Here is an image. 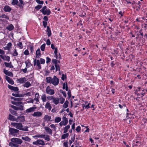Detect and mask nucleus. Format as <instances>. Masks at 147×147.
Wrapping results in <instances>:
<instances>
[{"label": "nucleus", "mask_w": 147, "mask_h": 147, "mask_svg": "<svg viewBox=\"0 0 147 147\" xmlns=\"http://www.w3.org/2000/svg\"><path fill=\"white\" fill-rule=\"evenodd\" d=\"M46 80L47 83L52 84L55 86L57 85L59 83V80L56 76H54L53 78L51 77H47Z\"/></svg>", "instance_id": "nucleus-1"}, {"label": "nucleus", "mask_w": 147, "mask_h": 147, "mask_svg": "<svg viewBox=\"0 0 147 147\" xmlns=\"http://www.w3.org/2000/svg\"><path fill=\"white\" fill-rule=\"evenodd\" d=\"M11 125L19 130L25 131H28V127H26L24 128H23V126L21 123H11Z\"/></svg>", "instance_id": "nucleus-2"}, {"label": "nucleus", "mask_w": 147, "mask_h": 147, "mask_svg": "<svg viewBox=\"0 0 147 147\" xmlns=\"http://www.w3.org/2000/svg\"><path fill=\"white\" fill-rule=\"evenodd\" d=\"M11 140V142L14 143L15 145L18 146V147L19 146V144H21L22 142V141L21 139L16 138H12Z\"/></svg>", "instance_id": "nucleus-3"}, {"label": "nucleus", "mask_w": 147, "mask_h": 147, "mask_svg": "<svg viewBox=\"0 0 147 147\" xmlns=\"http://www.w3.org/2000/svg\"><path fill=\"white\" fill-rule=\"evenodd\" d=\"M47 8L46 6H45L40 10V11L43 15H47L48 16L50 14L51 12L49 9H47Z\"/></svg>", "instance_id": "nucleus-4"}, {"label": "nucleus", "mask_w": 147, "mask_h": 147, "mask_svg": "<svg viewBox=\"0 0 147 147\" xmlns=\"http://www.w3.org/2000/svg\"><path fill=\"white\" fill-rule=\"evenodd\" d=\"M46 92L47 94L50 95H52L55 94L54 90L51 89L49 86H48L46 87Z\"/></svg>", "instance_id": "nucleus-5"}, {"label": "nucleus", "mask_w": 147, "mask_h": 147, "mask_svg": "<svg viewBox=\"0 0 147 147\" xmlns=\"http://www.w3.org/2000/svg\"><path fill=\"white\" fill-rule=\"evenodd\" d=\"M32 144L34 145H35L37 146H43L45 145L44 141L40 139L37 140L36 141L33 142Z\"/></svg>", "instance_id": "nucleus-6"}, {"label": "nucleus", "mask_w": 147, "mask_h": 147, "mask_svg": "<svg viewBox=\"0 0 147 147\" xmlns=\"http://www.w3.org/2000/svg\"><path fill=\"white\" fill-rule=\"evenodd\" d=\"M9 132L12 135L15 136L16 134L19 132V131L17 129L10 127L9 129Z\"/></svg>", "instance_id": "nucleus-7"}, {"label": "nucleus", "mask_w": 147, "mask_h": 147, "mask_svg": "<svg viewBox=\"0 0 147 147\" xmlns=\"http://www.w3.org/2000/svg\"><path fill=\"white\" fill-rule=\"evenodd\" d=\"M62 119L63 121L60 122L59 124L61 126H62V125H66L68 122V119L67 118L65 117H63L62 118Z\"/></svg>", "instance_id": "nucleus-8"}, {"label": "nucleus", "mask_w": 147, "mask_h": 147, "mask_svg": "<svg viewBox=\"0 0 147 147\" xmlns=\"http://www.w3.org/2000/svg\"><path fill=\"white\" fill-rule=\"evenodd\" d=\"M37 109V107L36 106H33L31 107L26 110V113H30L34 112L35 111V110Z\"/></svg>", "instance_id": "nucleus-9"}, {"label": "nucleus", "mask_w": 147, "mask_h": 147, "mask_svg": "<svg viewBox=\"0 0 147 147\" xmlns=\"http://www.w3.org/2000/svg\"><path fill=\"white\" fill-rule=\"evenodd\" d=\"M32 116L36 117H41L42 115V113L39 111L34 112L32 115Z\"/></svg>", "instance_id": "nucleus-10"}, {"label": "nucleus", "mask_w": 147, "mask_h": 147, "mask_svg": "<svg viewBox=\"0 0 147 147\" xmlns=\"http://www.w3.org/2000/svg\"><path fill=\"white\" fill-rule=\"evenodd\" d=\"M17 122H23L25 121L24 117V116H19L16 118Z\"/></svg>", "instance_id": "nucleus-11"}, {"label": "nucleus", "mask_w": 147, "mask_h": 147, "mask_svg": "<svg viewBox=\"0 0 147 147\" xmlns=\"http://www.w3.org/2000/svg\"><path fill=\"white\" fill-rule=\"evenodd\" d=\"M27 79L25 77L22 78H20L18 79L17 81L18 83L20 84H23L25 83V82L26 81Z\"/></svg>", "instance_id": "nucleus-12"}, {"label": "nucleus", "mask_w": 147, "mask_h": 147, "mask_svg": "<svg viewBox=\"0 0 147 147\" xmlns=\"http://www.w3.org/2000/svg\"><path fill=\"white\" fill-rule=\"evenodd\" d=\"M44 129L47 134L50 135H51L52 134V130L49 127H44Z\"/></svg>", "instance_id": "nucleus-13"}, {"label": "nucleus", "mask_w": 147, "mask_h": 147, "mask_svg": "<svg viewBox=\"0 0 147 147\" xmlns=\"http://www.w3.org/2000/svg\"><path fill=\"white\" fill-rule=\"evenodd\" d=\"M11 107L13 109L17 111L19 110L22 111L23 110V106H21L20 107H18L14 105H11Z\"/></svg>", "instance_id": "nucleus-14"}, {"label": "nucleus", "mask_w": 147, "mask_h": 147, "mask_svg": "<svg viewBox=\"0 0 147 147\" xmlns=\"http://www.w3.org/2000/svg\"><path fill=\"white\" fill-rule=\"evenodd\" d=\"M5 79L10 84L13 85L14 84L13 80L7 76H5Z\"/></svg>", "instance_id": "nucleus-15"}, {"label": "nucleus", "mask_w": 147, "mask_h": 147, "mask_svg": "<svg viewBox=\"0 0 147 147\" xmlns=\"http://www.w3.org/2000/svg\"><path fill=\"white\" fill-rule=\"evenodd\" d=\"M52 102L54 104L57 105L59 103V98L54 97Z\"/></svg>", "instance_id": "nucleus-16"}, {"label": "nucleus", "mask_w": 147, "mask_h": 147, "mask_svg": "<svg viewBox=\"0 0 147 147\" xmlns=\"http://www.w3.org/2000/svg\"><path fill=\"white\" fill-rule=\"evenodd\" d=\"M3 72L4 74L7 75L10 77H12L13 76V74L12 72L10 71H8V70L5 69L3 70Z\"/></svg>", "instance_id": "nucleus-17"}, {"label": "nucleus", "mask_w": 147, "mask_h": 147, "mask_svg": "<svg viewBox=\"0 0 147 147\" xmlns=\"http://www.w3.org/2000/svg\"><path fill=\"white\" fill-rule=\"evenodd\" d=\"M45 107L46 109H48L49 111L51 110L52 108L51 104L49 102H46L45 105Z\"/></svg>", "instance_id": "nucleus-18"}, {"label": "nucleus", "mask_w": 147, "mask_h": 147, "mask_svg": "<svg viewBox=\"0 0 147 147\" xmlns=\"http://www.w3.org/2000/svg\"><path fill=\"white\" fill-rule=\"evenodd\" d=\"M41 55V54L40 53V49H38L36 51V57L37 58H40Z\"/></svg>", "instance_id": "nucleus-19"}, {"label": "nucleus", "mask_w": 147, "mask_h": 147, "mask_svg": "<svg viewBox=\"0 0 147 147\" xmlns=\"http://www.w3.org/2000/svg\"><path fill=\"white\" fill-rule=\"evenodd\" d=\"M11 10V9L8 5L5 6L3 10L5 12H10Z\"/></svg>", "instance_id": "nucleus-20"}, {"label": "nucleus", "mask_w": 147, "mask_h": 147, "mask_svg": "<svg viewBox=\"0 0 147 147\" xmlns=\"http://www.w3.org/2000/svg\"><path fill=\"white\" fill-rule=\"evenodd\" d=\"M57 48H55V50L54 52V53L55 54V55L56 57V58L57 59H60L61 58V57L59 53V57H58L57 56Z\"/></svg>", "instance_id": "nucleus-21"}, {"label": "nucleus", "mask_w": 147, "mask_h": 147, "mask_svg": "<svg viewBox=\"0 0 147 147\" xmlns=\"http://www.w3.org/2000/svg\"><path fill=\"white\" fill-rule=\"evenodd\" d=\"M8 119L13 121H17L16 120V118H15V117L11 115L10 114H9V115Z\"/></svg>", "instance_id": "nucleus-22"}, {"label": "nucleus", "mask_w": 147, "mask_h": 147, "mask_svg": "<svg viewBox=\"0 0 147 147\" xmlns=\"http://www.w3.org/2000/svg\"><path fill=\"white\" fill-rule=\"evenodd\" d=\"M47 97H46V94H43L41 97L42 102H46L47 100Z\"/></svg>", "instance_id": "nucleus-23"}, {"label": "nucleus", "mask_w": 147, "mask_h": 147, "mask_svg": "<svg viewBox=\"0 0 147 147\" xmlns=\"http://www.w3.org/2000/svg\"><path fill=\"white\" fill-rule=\"evenodd\" d=\"M4 64L6 67H9L10 68H13V66L11 65V62L8 63L5 62Z\"/></svg>", "instance_id": "nucleus-24"}, {"label": "nucleus", "mask_w": 147, "mask_h": 147, "mask_svg": "<svg viewBox=\"0 0 147 147\" xmlns=\"http://www.w3.org/2000/svg\"><path fill=\"white\" fill-rule=\"evenodd\" d=\"M22 139L28 142H30L31 140L30 138H29L28 136H24L22 137Z\"/></svg>", "instance_id": "nucleus-25"}, {"label": "nucleus", "mask_w": 147, "mask_h": 147, "mask_svg": "<svg viewBox=\"0 0 147 147\" xmlns=\"http://www.w3.org/2000/svg\"><path fill=\"white\" fill-rule=\"evenodd\" d=\"M31 86V84L30 83V82L28 81L26 82L25 84L23 85V86L26 88H28Z\"/></svg>", "instance_id": "nucleus-26"}, {"label": "nucleus", "mask_w": 147, "mask_h": 147, "mask_svg": "<svg viewBox=\"0 0 147 147\" xmlns=\"http://www.w3.org/2000/svg\"><path fill=\"white\" fill-rule=\"evenodd\" d=\"M45 136V135L43 134H38L34 136H33V138H44Z\"/></svg>", "instance_id": "nucleus-27"}, {"label": "nucleus", "mask_w": 147, "mask_h": 147, "mask_svg": "<svg viewBox=\"0 0 147 147\" xmlns=\"http://www.w3.org/2000/svg\"><path fill=\"white\" fill-rule=\"evenodd\" d=\"M13 28L14 27L12 24H11L9 25L6 27V28L9 31H11L13 29Z\"/></svg>", "instance_id": "nucleus-28"}, {"label": "nucleus", "mask_w": 147, "mask_h": 147, "mask_svg": "<svg viewBox=\"0 0 147 147\" xmlns=\"http://www.w3.org/2000/svg\"><path fill=\"white\" fill-rule=\"evenodd\" d=\"M51 117L50 116L46 115L44 117V119L46 121H49L51 119Z\"/></svg>", "instance_id": "nucleus-29"}, {"label": "nucleus", "mask_w": 147, "mask_h": 147, "mask_svg": "<svg viewBox=\"0 0 147 147\" xmlns=\"http://www.w3.org/2000/svg\"><path fill=\"white\" fill-rule=\"evenodd\" d=\"M61 117H56L55 119V122L56 123H58L61 121Z\"/></svg>", "instance_id": "nucleus-30"}, {"label": "nucleus", "mask_w": 147, "mask_h": 147, "mask_svg": "<svg viewBox=\"0 0 147 147\" xmlns=\"http://www.w3.org/2000/svg\"><path fill=\"white\" fill-rule=\"evenodd\" d=\"M40 60L38 59L36 60V59H35L34 60V66H35L36 65H39L40 64Z\"/></svg>", "instance_id": "nucleus-31"}, {"label": "nucleus", "mask_w": 147, "mask_h": 147, "mask_svg": "<svg viewBox=\"0 0 147 147\" xmlns=\"http://www.w3.org/2000/svg\"><path fill=\"white\" fill-rule=\"evenodd\" d=\"M47 35L49 37L51 36V31L49 27L47 26Z\"/></svg>", "instance_id": "nucleus-32"}, {"label": "nucleus", "mask_w": 147, "mask_h": 147, "mask_svg": "<svg viewBox=\"0 0 147 147\" xmlns=\"http://www.w3.org/2000/svg\"><path fill=\"white\" fill-rule=\"evenodd\" d=\"M68 103L69 102L67 100H66L63 105V107L64 108H67L68 107Z\"/></svg>", "instance_id": "nucleus-33"}, {"label": "nucleus", "mask_w": 147, "mask_h": 147, "mask_svg": "<svg viewBox=\"0 0 147 147\" xmlns=\"http://www.w3.org/2000/svg\"><path fill=\"white\" fill-rule=\"evenodd\" d=\"M65 88V90L66 91H67L68 90V86H67V83H66V84H65V83H64L63 84V89H64Z\"/></svg>", "instance_id": "nucleus-34"}, {"label": "nucleus", "mask_w": 147, "mask_h": 147, "mask_svg": "<svg viewBox=\"0 0 147 147\" xmlns=\"http://www.w3.org/2000/svg\"><path fill=\"white\" fill-rule=\"evenodd\" d=\"M12 95L16 97H22L23 96L22 94H18L12 93Z\"/></svg>", "instance_id": "nucleus-35"}, {"label": "nucleus", "mask_w": 147, "mask_h": 147, "mask_svg": "<svg viewBox=\"0 0 147 147\" xmlns=\"http://www.w3.org/2000/svg\"><path fill=\"white\" fill-rule=\"evenodd\" d=\"M70 126L69 125H67L64 128V133H65L67 131L68 129L70 128Z\"/></svg>", "instance_id": "nucleus-36"}, {"label": "nucleus", "mask_w": 147, "mask_h": 147, "mask_svg": "<svg viewBox=\"0 0 147 147\" xmlns=\"http://www.w3.org/2000/svg\"><path fill=\"white\" fill-rule=\"evenodd\" d=\"M69 136L68 133L65 134L61 136V139H65L66 138L68 137Z\"/></svg>", "instance_id": "nucleus-37"}, {"label": "nucleus", "mask_w": 147, "mask_h": 147, "mask_svg": "<svg viewBox=\"0 0 147 147\" xmlns=\"http://www.w3.org/2000/svg\"><path fill=\"white\" fill-rule=\"evenodd\" d=\"M25 63H26V66L27 67H29L31 65V63L29 61V59L26 61L25 62Z\"/></svg>", "instance_id": "nucleus-38"}, {"label": "nucleus", "mask_w": 147, "mask_h": 147, "mask_svg": "<svg viewBox=\"0 0 147 147\" xmlns=\"http://www.w3.org/2000/svg\"><path fill=\"white\" fill-rule=\"evenodd\" d=\"M17 45L18 46L20 49H22L23 48L22 44L21 42H19L17 44Z\"/></svg>", "instance_id": "nucleus-39"}, {"label": "nucleus", "mask_w": 147, "mask_h": 147, "mask_svg": "<svg viewBox=\"0 0 147 147\" xmlns=\"http://www.w3.org/2000/svg\"><path fill=\"white\" fill-rule=\"evenodd\" d=\"M59 99L60 103L61 104H63L65 100V99L63 98H59Z\"/></svg>", "instance_id": "nucleus-40"}, {"label": "nucleus", "mask_w": 147, "mask_h": 147, "mask_svg": "<svg viewBox=\"0 0 147 147\" xmlns=\"http://www.w3.org/2000/svg\"><path fill=\"white\" fill-rule=\"evenodd\" d=\"M9 146H11L18 147V146L15 145V144L13 142H10L9 143Z\"/></svg>", "instance_id": "nucleus-41"}, {"label": "nucleus", "mask_w": 147, "mask_h": 147, "mask_svg": "<svg viewBox=\"0 0 147 147\" xmlns=\"http://www.w3.org/2000/svg\"><path fill=\"white\" fill-rule=\"evenodd\" d=\"M45 45V44L44 43L40 47L41 49L43 51H44Z\"/></svg>", "instance_id": "nucleus-42"}, {"label": "nucleus", "mask_w": 147, "mask_h": 147, "mask_svg": "<svg viewBox=\"0 0 147 147\" xmlns=\"http://www.w3.org/2000/svg\"><path fill=\"white\" fill-rule=\"evenodd\" d=\"M0 18H6L7 19H9V17L7 16L5 14L2 15L1 16H0Z\"/></svg>", "instance_id": "nucleus-43"}, {"label": "nucleus", "mask_w": 147, "mask_h": 147, "mask_svg": "<svg viewBox=\"0 0 147 147\" xmlns=\"http://www.w3.org/2000/svg\"><path fill=\"white\" fill-rule=\"evenodd\" d=\"M52 61L53 63L55 65L58 64L57 60L56 59H53L52 60Z\"/></svg>", "instance_id": "nucleus-44"}, {"label": "nucleus", "mask_w": 147, "mask_h": 147, "mask_svg": "<svg viewBox=\"0 0 147 147\" xmlns=\"http://www.w3.org/2000/svg\"><path fill=\"white\" fill-rule=\"evenodd\" d=\"M42 6L41 5H38L36 6L35 7V9L38 10L40 9L42 7Z\"/></svg>", "instance_id": "nucleus-45"}, {"label": "nucleus", "mask_w": 147, "mask_h": 147, "mask_svg": "<svg viewBox=\"0 0 147 147\" xmlns=\"http://www.w3.org/2000/svg\"><path fill=\"white\" fill-rule=\"evenodd\" d=\"M18 2V0H13L12 2V4L13 5H15L17 4Z\"/></svg>", "instance_id": "nucleus-46"}, {"label": "nucleus", "mask_w": 147, "mask_h": 147, "mask_svg": "<svg viewBox=\"0 0 147 147\" xmlns=\"http://www.w3.org/2000/svg\"><path fill=\"white\" fill-rule=\"evenodd\" d=\"M44 138H45V140H47V141H49L50 140L49 136L47 135H45V137Z\"/></svg>", "instance_id": "nucleus-47"}, {"label": "nucleus", "mask_w": 147, "mask_h": 147, "mask_svg": "<svg viewBox=\"0 0 147 147\" xmlns=\"http://www.w3.org/2000/svg\"><path fill=\"white\" fill-rule=\"evenodd\" d=\"M55 67L56 71H58V70L59 71H60V68H59V65L57 64L56 65H55Z\"/></svg>", "instance_id": "nucleus-48"}, {"label": "nucleus", "mask_w": 147, "mask_h": 147, "mask_svg": "<svg viewBox=\"0 0 147 147\" xmlns=\"http://www.w3.org/2000/svg\"><path fill=\"white\" fill-rule=\"evenodd\" d=\"M54 97L53 96H48L47 97V99L49 100H53Z\"/></svg>", "instance_id": "nucleus-49"}, {"label": "nucleus", "mask_w": 147, "mask_h": 147, "mask_svg": "<svg viewBox=\"0 0 147 147\" xmlns=\"http://www.w3.org/2000/svg\"><path fill=\"white\" fill-rule=\"evenodd\" d=\"M11 98L13 99L14 100L17 101H21L22 100V99L21 98H14L13 97H12Z\"/></svg>", "instance_id": "nucleus-50"}, {"label": "nucleus", "mask_w": 147, "mask_h": 147, "mask_svg": "<svg viewBox=\"0 0 147 147\" xmlns=\"http://www.w3.org/2000/svg\"><path fill=\"white\" fill-rule=\"evenodd\" d=\"M89 105L90 104H88V105H85L84 104H83L82 107L83 108H84V107L85 109H88L90 108Z\"/></svg>", "instance_id": "nucleus-51"}, {"label": "nucleus", "mask_w": 147, "mask_h": 147, "mask_svg": "<svg viewBox=\"0 0 147 147\" xmlns=\"http://www.w3.org/2000/svg\"><path fill=\"white\" fill-rule=\"evenodd\" d=\"M11 113L12 114L15 115V116H17V113L16 111H13V110H12L11 111Z\"/></svg>", "instance_id": "nucleus-52"}, {"label": "nucleus", "mask_w": 147, "mask_h": 147, "mask_svg": "<svg viewBox=\"0 0 147 147\" xmlns=\"http://www.w3.org/2000/svg\"><path fill=\"white\" fill-rule=\"evenodd\" d=\"M36 2L38 4H43L44 2L42 1H40V0H36Z\"/></svg>", "instance_id": "nucleus-53"}, {"label": "nucleus", "mask_w": 147, "mask_h": 147, "mask_svg": "<svg viewBox=\"0 0 147 147\" xmlns=\"http://www.w3.org/2000/svg\"><path fill=\"white\" fill-rule=\"evenodd\" d=\"M18 55V53L17 52V51L16 49H15L14 52L13 54V55L14 56H16Z\"/></svg>", "instance_id": "nucleus-54"}, {"label": "nucleus", "mask_w": 147, "mask_h": 147, "mask_svg": "<svg viewBox=\"0 0 147 147\" xmlns=\"http://www.w3.org/2000/svg\"><path fill=\"white\" fill-rule=\"evenodd\" d=\"M24 54L26 55H28L29 54V51L28 49L25 50L24 52Z\"/></svg>", "instance_id": "nucleus-55"}, {"label": "nucleus", "mask_w": 147, "mask_h": 147, "mask_svg": "<svg viewBox=\"0 0 147 147\" xmlns=\"http://www.w3.org/2000/svg\"><path fill=\"white\" fill-rule=\"evenodd\" d=\"M40 62L41 64H44L45 63V60L44 59L40 58Z\"/></svg>", "instance_id": "nucleus-56"}, {"label": "nucleus", "mask_w": 147, "mask_h": 147, "mask_svg": "<svg viewBox=\"0 0 147 147\" xmlns=\"http://www.w3.org/2000/svg\"><path fill=\"white\" fill-rule=\"evenodd\" d=\"M61 78L62 80H64L66 78V75H65L64 74H63Z\"/></svg>", "instance_id": "nucleus-57"}, {"label": "nucleus", "mask_w": 147, "mask_h": 147, "mask_svg": "<svg viewBox=\"0 0 147 147\" xmlns=\"http://www.w3.org/2000/svg\"><path fill=\"white\" fill-rule=\"evenodd\" d=\"M76 130L78 132H79L81 130V127L80 126H78L76 129Z\"/></svg>", "instance_id": "nucleus-58"}, {"label": "nucleus", "mask_w": 147, "mask_h": 147, "mask_svg": "<svg viewBox=\"0 0 147 147\" xmlns=\"http://www.w3.org/2000/svg\"><path fill=\"white\" fill-rule=\"evenodd\" d=\"M12 43H11L9 42L8 43L7 45V47L9 49L11 48V47L12 46Z\"/></svg>", "instance_id": "nucleus-59"}, {"label": "nucleus", "mask_w": 147, "mask_h": 147, "mask_svg": "<svg viewBox=\"0 0 147 147\" xmlns=\"http://www.w3.org/2000/svg\"><path fill=\"white\" fill-rule=\"evenodd\" d=\"M19 89L17 87H13L12 90L15 91H18Z\"/></svg>", "instance_id": "nucleus-60"}, {"label": "nucleus", "mask_w": 147, "mask_h": 147, "mask_svg": "<svg viewBox=\"0 0 147 147\" xmlns=\"http://www.w3.org/2000/svg\"><path fill=\"white\" fill-rule=\"evenodd\" d=\"M43 25L44 27L46 28L47 25V22H46L43 21Z\"/></svg>", "instance_id": "nucleus-61"}, {"label": "nucleus", "mask_w": 147, "mask_h": 147, "mask_svg": "<svg viewBox=\"0 0 147 147\" xmlns=\"http://www.w3.org/2000/svg\"><path fill=\"white\" fill-rule=\"evenodd\" d=\"M46 63H49L51 61V59H50L48 57H47L46 58Z\"/></svg>", "instance_id": "nucleus-62"}, {"label": "nucleus", "mask_w": 147, "mask_h": 147, "mask_svg": "<svg viewBox=\"0 0 147 147\" xmlns=\"http://www.w3.org/2000/svg\"><path fill=\"white\" fill-rule=\"evenodd\" d=\"M46 44L48 45H49L51 44V42L49 39H48L46 41Z\"/></svg>", "instance_id": "nucleus-63"}, {"label": "nucleus", "mask_w": 147, "mask_h": 147, "mask_svg": "<svg viewBox=\"0 0 147 147\" xmlns=\"http://www.w3.org/2000/svg\"><path fill=\"white\" fill-rule=\"evenodd\" d=\"M68 91L67 94H68L69 97V98H70V97H71V91H70V90H68Z\"/></svg>", "instance_id": "nucleus-64"}]
</instances>
